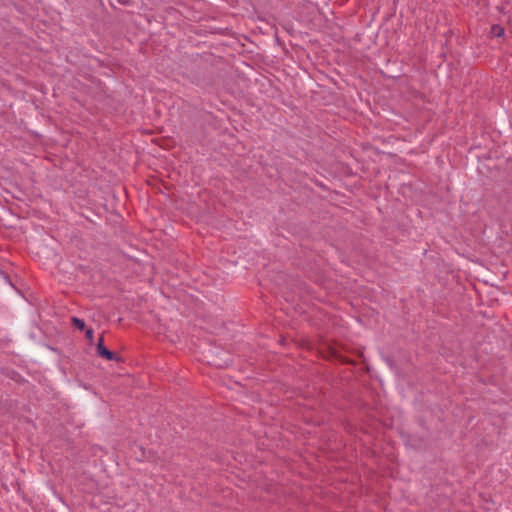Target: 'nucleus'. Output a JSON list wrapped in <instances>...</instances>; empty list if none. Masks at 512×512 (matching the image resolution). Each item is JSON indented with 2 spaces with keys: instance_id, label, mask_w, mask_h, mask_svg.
<instances>
[{
  "instance_id": "nucleus-1",
  "label": "nucleus",
  "mask_w": 512,
  "mask_h": 512,
  "mask_svg": "<svg viewBox=\"0 0 512 512\" xmlns=\"http://www.w3.org/2000/svg\"><path fill=\"white\" fill-rule=\"evenodd\" d=\"M97 352L99 354V356L107 359V360H114L116 359V355L111 352L110 350H108L105 346H104V338L103 336H101L98 340V343H97Z\"/></svg>"
},
{
  "instance_id": "nucleus-2",
  "label": "nucleus",
  "mask_w": 512,
  "mask_h": 512,
  "mask_svg": "<svg viewBox=\"0 0 512 512\" xmlns=\"http://www.w3.org/2000/svg\"><path fill=\"white\" fill-rule=\"evenodd\" d=\"M504 28L501 25H493L491 27V34L496 37H502L504 35Z\"/></svg>"
},
{
  "instance_id": "nucleus-3",
  "label": "nucleus",
  "mask_w": 512,
  "mask_h": 512,
  "mask_svg": "<svg viewBox=\"0 0 512 512\" xmlns=\"http://www.w3.org/2000/svg\"><path fill=\"white\" fill-rule=\"evenodd\" d=\"M72 323L79 330H84L85 329V322H84V320H82L80 318L73 317L72 318Z\"/></svg>"
},
{
  "instance_id": "nucleus-4",
  "label": "nucleus",
  "mask_w": 512,
  "mask_h": 512,
  "mask_svg": "<svg viewBox=\"0 0 512 512\" xmlns=\"http://www.w3.org/2000/svg\"><path fill=\"white\" fill-rule=\"evenodd\" d=\"M85 335H86V338L89 342H92L93 341V338H94V332L92 329H87L86 332H85Z\"/></svg>"
}]
</instances>
